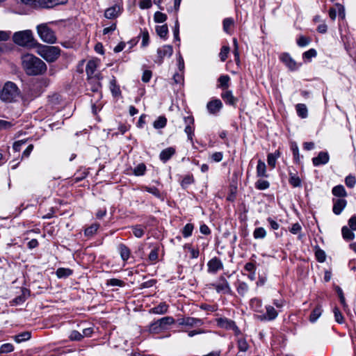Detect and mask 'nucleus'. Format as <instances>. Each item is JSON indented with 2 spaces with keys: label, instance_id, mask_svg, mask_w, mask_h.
Listing matches in <instances>:
<instances>
[{
  "label": "nucleus",
  "instance_id": "f257e3e1",
  "mask_svg": "<svg viewBox=\"0 0 356 356\" xmlns=\"http://www.w3.org/2000/svg\"><path fill=\"white\" fill-rule=\"evenodd\" d=\"M22 66L29 75H39L47 70L46 64L33 54H26L22 58Z\"/></svg>",
  "mask_w": 356,
  "mask_h": 356
},
{
  "label": "nucleus",
  "instance_id": "f03ea898",
  "mask_svg": "<svg viewBox=\"0 0 356 356\" xmlns=\"http://www.w3.org/2000/svg\"><path fill=\"white\" fill-rule=\"evenodd\" d=\"M19 96L20 90L15 83L12 81L5 83L0 93V98L2 101L6 102H15Z\"/></svg>",
  "mask_w": 356,
  "mask_h": 356
},
{
  "label": "nucleus",
  "instance_id": "7ed1b4c3",
  "mask_svg": "<svg viewBox=\"0 0 356 356\" xmlns=\"http://www.w3.org/2000/svg\"><path fill=\"white\" fill-rule=\"evenodd\" d=\"M37 53L49 63L54 62L60 56V49L58 47L39 44Z\"/></svg>",
  "mask_w": 356,
  "mask_h": 356
},
{
  "label": "nucleus",
  "instance_id": "20e7f679",
  "mask_svg": "<svg viewBox=\"0 0 356 356\" xmlns=\"http://www.w3.org/2000/svg\"><path fill=\"white\" fill-rule=\"evenodd\" d=\"M37 33L40 38L46 43L54 44L56 42L55 32L48 24H41L37 26Z\"/></svg>",
  "mask_w": 356,
  "mask_h": 356
},
{
  "label": "nucleus",
  "instance_id": "39448f33",
  "mask_svg": "<svg viewBox=\"0 0 356 356\" xmlns=\"http://www.w3.org/2000/svg\"><path fill=\"white\" fill-rule=\"evenodd\" d=\"M13 41L22 47H28L32 44L34 38L31 30L18 31L13 35Z\"/></svg>",
  "mask_w": 356,
  "mask_h": 356
},
{
  "label": "nucleus",
  "instance_id": "423d86ee",
  "mask_svg": "<svg viewBox=\"0 0 356 356\" xmlns=\"http://www.w3.org/2000/svg\"><path fill=\"white\" fill-rule=\"evenodd\" d=\"M99 64V60H90L86 67V74L88 75L89 81H93L96 83L97 86L95 88L92 89L93 91L97 90L100 86L99 83V74L97 72V68Z\"/></svg>",
  "mask_w": 356,
  "mask_h": 356
},
{
  "label": "nucleus",
  "instance_id": "0eeeda50",
  "mask_svg": "<svg viewBox=\"0 0 356 356\" xmlns=\"http://www.w3.org/2000/svg\"><path fill=\"white\" fill-rule=\"evenodd\" d=\"M216 322L218 326L221 328L232 330L234 332L236 335L241 334L240 330L236 326L235 322L232 320L228 319L227 318H219L216 319Z\"/></svg>",
  "mask_w": 356,
  "mask_h": 356
},
{
  "label": "nucleus",
  "instance_id": "6e6552de",
  "mask_svg": "<svg viewBox=\"0 0 356 356\" xmlns=\"http://www.w3.org/2000/svg\"><path fill=\"white\" fill-rule=\"evenodd\" d=\"M212 286L215 288L216 291L219 293L232 294V290L224 276H220L218 278L217 283L213 284Z\"/></svg>",
  "mask_w": 356,
  "mask_h": 356
},
{
  "label": "nucleus",
  "instance_id": "1a4fd4ad",
  "mask_svg": "<svg viewBox=\"0 0 356 356\" xmlns=\"http://www.w3.org/2000/svg\"><path fill=\"white\" fill-rule=\"evenodd\" d=\"M280 59L291 71L298 70L301 64L297 63L287 53H283L280 56Z\"/></svg>",
  "mask_w": 356,
  "mask_h": 356
},
{
  "label": "nucleus",
  "instance_id": "9d476101",
  "mask_svg": "<svg viewBox=\"0 0 356 356\" xmlns=\"http://www.w3.org/2000/svg\"><path fill=\"white\" fill-rule=\"evenodd\" d=\"M207 267L209 273L216 274L223 268V264L218 257H213L208 261Z\"/></svg>",
  "mask_w": 356,
  "mask_h": 356
},
{
  "label": "nucleus",
  "instance_id": "9b49d317",
  "mask_svg": "<svg viewBox=\"0 0 356 356\" xmlns=\"http://www.w3.org/2000/svg\"><path fill=\"white\" fill-rule=\"evenodd\" d=\"M184 122L186 126L184 129L185 133L187 134L188 139L191 143H193V137L194 136V119L191 116L184 118Z\"/></svg>",
  "mask_w": 356,
  "mask_h": 356
},
{
  "label": "nucleus",
  "instance_id": "f8f14e48",
  "mask_svg": "<svg viewBox=\"0 0 356 356\" xmlns=\"http://www.w3.org/2000/svg\"><path fill=\"white\" fill-rule=\"evenodd\" d=\"M178 322L179 325H185L191 327L195 326H201L202 325H203L202 320L193 317L182 318L179 319Z\"/></svg>",
  "mask_w": 356,
  "mask_h": 356
},
{
  "label": "nucleus",
  "instance_id": "ddd939ff",
  "mask_svg": "<svg viewBox=\"0 0 356 356\" xmlns=\"http://www.w3.org/2000/svg\"><path fill=\"white\" fill-rule=\"evenodd\" d=\"M173 49L170 45H164L157 49L158 59L159 63L163 62V59L165 57H170L172 54Z\"/></svg>",
  "mask_w": 356,
  "mask_h": 356
},
{
  "label": "nucleus",
  "instance_id": "4468645a",
  "mask_svg": "<svg viewBox=\"0 0 356 356\" xmlns=\"http://www.w3.org/2000/svg\"><path fill=\"white\" fill-rule=\"evenodd\" d=\"M266 309V313L265 314L258 315L257 318L261 321H273L275 319L278 315V313L275 309L270 305L267 306Z\"/></svg>",
  "mask_w": 356,
  "mask_h": 356
},
{
  "label": "nucleus",
  "instance_id": "2eb2a0df",
  "mask_svg": "<svg viewBox=\"0 0 356 356\" xmlns=\"http://www.w3.org/2000/svg\"><path fill=\"white\" fill-rule=\"evenodd\" d=\"M122 13V8L120 5L115 4L105 10L104 16L107 19H115Z\"/></svg>",
  "mask_w": 356,
  "mask_h": 356
},
{
  "label": "nucleus",
  "instance_id": "dca6fc26",
  "mask_svg": "<svg viewBox=\"0 0 356 356\" xmlns=\"http://www.w3.org/2000/svg\"><path fill=\"white\" fill-rule=\"evenodd\" d=\"M329 159L330 156L327 152H321L316 157L313 158L312 162L314 165L318 166L327 163Z\"/></svg>",
  "mask_w": 356,
  "mask_h": 356
},
{
  "label": "nucleus",
  "instance_id": "f3484780",
  "mask_svg": "<svg viewBox=\"0 0 356 356\" xmlns=\"http://www.w3.org/2000/svg\"><path fill=\"white\" fill-rule=\"evenodd\" d=\"M207 107L210 113L216 114L220 111L222 104L220 99H216L208 102Z\"/></svg>",
  "mask_w": 356,
  "mask_h": 356
},
{
  "label": "nucleus",
  "instance_id": "a211bd4d",
  "mask_svg": "<svg viewBox=\"0 0 356 356\" xmlns=\"http://www.w3.org/2000/svg\"><path fill=\"white\" fill-rule=\"evenodd\" d=\"M347 204V202L344 199L339 198L334 200L333 212L336 215H339L344 209Z\"/></svg>",
  "mask_w": 356,
  "mask_h": 356
},
{
  "label": "nucleus",
  "instance_id": "6ab92c4d",
  "mask_svg": "<svg viewBox=\"0 0 356 356\" xmlns=\"http://www.w3.org/2000/svg\"><path fill=\"white\" fill-rule=\"evenodd\" d=\"M221 97L225 102V103L234 105L236 102V99L234 97L232 91L226 90L221 94Z\"/></svg>",
  "mask_w": 356,
  "mask_h": 356
},
{
  "label": "nucleus",
  "instance_id": "aec40b11",
  "mask_svg": "<svg viewBox=\"0 0 356 356\" xmlns=\"http://www.w3.org/2000/svg\"><path fill=\"white\" fill-rule=\"evenodd\" d=\"M175 153V149L173 147H168L163 149L160 154V159L166 162L170 157Z\"/></svg>",
  "mask_w": 356,
  "mask_h": 356
},
{
  "label": "nucleus",
  "instance_id": "412c9836",
  "mask_svg": "<svg viewBox=\"0 0 356 356\" xmlns=\"http://www.w3.org/2000/svg\"><path fill=\"white\" fill-rule=\"evenodd\" d=\"M280 156V152L279 150H276L273 153H270L267 156V162L269 166L274 168L276 165V161Z\"/></svg>",
  "mask_w": 356,
  "mask_h": 356
},
{
  "label": "nucleus",
  "instance_id": "4be33fe9",
  "mask_svg": "<svg viewBox=\"0 0 356 356\" xmlns=\"http://www.w3.org/2000/svg\"><path fill=\"white\" fill-rule=\"evenodd\" d=\"M354 230H352L348 226H343L341 229L342 236L346 241H352L355 238Z\"/></svg>",
  "mask_w": 356,
  "mask_h": 356
},
{
  "label": "nucleus",
  "instance_id": "5701e85b",
  "mask_svg": "<svg viewBox=\"0 0 356 356\" xmlns=\"http://www.w3.org/2000/svg\"><path fill=\"white\" fill-rule=\"evenodd\" d=\"M168 306L165 302H161L159 305L151 309V312L156 314H163L167 312Z\"/></svg>",
  "mask_w": 356,
  "mask_h": 356
},
{
  "label": "nucleus",
  "instance_id": "b1692460",
  "mask_svg": "<svg viewBox=\"0 0 356 356\" xmlns=\"http://www.w3.org/2000/svg\"><path fill=\"white\" fill-rule=\"evenodd\" d=\"M163 330L167 329L168 325L175 323V319L171 316H165L158 320Z\"/></svg>",
  "mask_w": 356,
  "mask_h": 356
},
{
  "label": "nucleus",
  "instance_id": "393cba45",
  "mask_svg": "<svg viewBox=\"0 0 356 356\" xmlns=\"http://www.w3.org/2000/svg\"><path fill=\"white\" fill-rule=\"evenodd\" d=\"M118 251L120 254V257L123 261H127L130 256L129 249L124 244H120L118 246Z\"/></svg>",
  "mask_w": 356,
  "mask_h": 356
},
{
  "label": "nucleus",
  "instance_id": "a878e982",
  "mask_svg": "<svg viewBox=\"0 0 356 356\" xmlns=\"http://www.w3.org/2000/svg\"><path fill=\"white\" fill-rule=\"evenodd\" d=\"M298 115L301 118H306L307 117V108L304 104H298L296 106Z\"/></svg>",
  "mask_w": 356,
  "mask_h": 356
},
{
  "label": "nucleus",
  "instance_id": "bb28decb",
  "mask_svg": "<svg viewBox=\"0 0 356 356\" xmlns=\"http://www.w3.org/2000/svg\"><path fill=\"white\" fill-rule=\"evenodd\" d=\"M257 175L258 177H267L266 166L264 161L259 160L257 165Z\"/></svg>",
  "mask_w": 356,
  "mask_h": 356
},
{
  "label": "nucleus",
  "instance_id": "cd10ccee",
  "mask_svg": "<svg viewBox=\"0 0 356 356\" xmlns=\"http://www.w3.org/2000/svg\"><path fill=\"white\" fill-rule=\"evenodd\" d=\"M289 184L293 187H300L302 185V181L300 178L296 174L290 173L289 174Z\"/></svg>",
  "mask_w": 356,
  "mask_h": 356
},
{
  "label": "nucleus",
  "instance_id": "c85d7f7f",
  "mask_svg": "<svg viewBox=\"0 0 356 356\" xmlns=\"http://www.w3.org/2000/svg\"><path fill=\"white\" fill-rule=\"evenodd\" d=\"M322 314V309L321 306L318 305L316 307H315L313 311L312 312L310 316H309V321L312 323H314L317 321V319L321 316Z\"/></svg>",
  "mask_w": 356,
  "mask_h": 356
},
{
  "label": "nucleus",
  "instance_id": "c756f323",
  "mask_svg": "<svg viewBox=\"0 0 356 356\" xmlns=\"http://www.w3.org/2000/svg\"><path fill=\"white\" fill-rule=\"evenodd\" d=\"M332 194L337 197H346L347 195V193L345 190V188L342 185H338L334 186L332 188Z\"/></svg>",
  "mask_w": 356,
  "mask_h": 356
},
{
  "label": "nucleus",
  "instance_id": "7c9ffc66",
  "mask_svg": "<svg viewBox=\"0 0 356 356\" xmlns=\"http://www.w3.org/2000/svg\"><path fill=\"white\" fill-rule=\"evenodd\" d=\"M248 285L244 282H238L236 285V291L241 296H245L248 291Z\"/></svg>",
  "mask_w": 356,
  "mask_h": 356
},
{
  "label": "nucleus",
  "instance_id": "2f4dec72",
  "mask_svg": "<svg viewBox=\"0 0 356 356\" xmlns=\"http://www.w3.org/2000/svg\"><path fill=\"white\" fill-rule=\"evenodd\" d=\"M230 80V77L228 75H221L218 78V83L219 86L218 87L227 90L229 87V82Z\"/></svg>",
  "mask_w": 356,
  "mask_h": 356
},
{
  "label": "nucleus",
  "instance_id": "473e14b6",
  "mask_svg": "<svg viewBox=\"0 0 356 356\" xmlns=\"http://www.w3.org/2000/svg\"><path fill=\"white\" fill-rule=\"evenodd\" d=\"M72 270L70 268H59L57 269L56 274L58 278H65L72 275Z\"/></svg>",
  "mask_w": 356,
  "mask_h": 356
},
{
  "label": "nucleus",
  "instance_id": "72a5a7b5",
  "mask_svg": "<svg viewBox=\"0 0 356 356\" xmlns=\"http://www.w3.org/2000/svg\"><path fill=\"white\" fill-rule=\"evenodd\" d=\"M156 33L163 39H165L168 33V28L166 24L157 26L156 27Z\"/></svg>",
  "mask_w": 356,
  "mask_h": 356
},
{
  "label": "nucleus",
  "instance_id": "f704fd0d",
  "mask_svg": "<svg viewBox=\"0 0 356 356\" xmlns=\"http://www.w3.org/2000/svg\"><path fill=\"white\" fill-rule=\"evenodd\" d=\"M266 236V231L264 227H257L253 232V237L255 239H262Z\"/></svg>",
  "mask_w": 356,
  "mask_h": 356
},
{
  "label": "nucleus",
  "instance_id": "c9c22d12",
  "mask_svg": "<svg viewBox=\"0 0 356 356\" xmlns=\"http://www.w3.org/2000/svg\"><path fill=\"white\" fill-rule=\"evenodd\" d=\"M317 56V52L314 49H310L302 54V58L305 62H309L312 58Z\"/></svg>",
  "mask_w": 356,
  "mask_h": 356
},
{
  "label": "nucleus",
  "instance_id": "e433bc0d",
  "mask_svg": "<svg viewBox=\"0 0 356 356\" xmlns=\"http://www.w3.org/2000/svg\"><path fill=\"white\" fill-rule=\"evenodd\" d=\"M148 330L150 333L159 334L163 330V329L161 328L158 321H156L152 323L149 325Z\"/></svg>",
  "mask_w": 356,
  "mask_h": 356
},
{
  "label": "nucleus",
  "instance_id": "4c0bfd02",
  "mask_svg": "<svg viewBox=\"0 0 356 356\" xmlns=\"http://www.w3.org/2000/svg\"><path fill=\"white\" fill-rule=\"evenodd\" d=\"M194 225L192 223H187L182 229V235L184 238H188L192 235Z\"/></svg>",
  "mask_w": 356,
  "mask_h": 356
},
{
  "label": "nucleus",
  "instance_id": "58836bf2",
  "mask_svg": "<svg viewBox=\"0 0 356 356\" xmlns=\"http://www.w3.org/2000/svg\"><path fill=\"white\" fill-rule=\"evenodd\" d=\"M145 171L146 166L144 163H141L134 168L133 173L136 176H142L145 174Z\"/></svg>",
  "mask_w": 356,
  "mask_h": 356
},
{
  "label": "nucleus",
  "instance_id": "ea45409f",
  "mask_svg": "<svg viewBox=\"0 0 356 356\" xmlns=\"http://www.w3.org/2000/svg\"><path fill=\"white\" fill-rule=\"evenodd\" d=\"M250 306L255 312H261L262 302L259 299L254 298L250 300Z\"/></svg>",
  "mask_w": 356,
  "mask_h": 356
},
{
  "label": "nucleus",
  "instance_id": "a19ab883",
  "mask_svg": "<svg viewBox=\"0 0 356 356\" xmlns=\"http://www.w3.org/2000/svg\"><path fill=\"white\" fill-rule=\"evenodd\" d=\"M31 338V334L29 332L21 333L18 335L15 336V341L17 343H21L26 341Z\"/></svg>",
  "mask_w": 356,
  "mask_h": 356
},
{
  "label": "nucleus",
  "instance_id": "79ce46f5",
  "mask_svg": "<svg viewBox=\"0 0 356 356\" xmlns=\"http://www.w3.org/2000/svg\"><path fill=\"white\" fill-rule=\"evenodd\" d=\"M167 120L165 117L161 116L154 122V127L155 129H161L166 125Z\"/></svg>",
  "mask_w": 356,
  "mask_h": 356
},
{
  "label": "nucleus",
  "instance_id": "37998d69",
  "mask_svg": "<svg viewBox=\"0 0 356 356\" xmlns=\"http://www.w3.org/2000/svg\"><path fill=\"white\" fill-rule=\"evenodd\" d=\"M237 345H238V349L242 352H245L249 348V345L248 344L247 341L243 338H241V339H238Z\"/></svg>",
  "mask_w": 356,
  "mask_h": 356
},
{
  "label": "nucleus",
  "instance_id": "c03bdc74",
  "mask_svg": "<svg viewBox=\"0 0 356 356\" xmlns=\"http://www.w3.org/2000/svg\"><path fill=\"white\" fill-rule=\"evenodd\" d=\"M234 24V19L231 17L225 18L223 20V29L224 31L229 33V29Z\"/></svg>",
  "mask_w": 356,
  "mask_h": 356
},
{
  "label": "nucleus",
  "instance_id": "a18cd8bd",
  "mask_svg": "<svg viewBox=\"0 0 356 356\" xmlns=\"http://www.w3.org/2000/svg\"><path fill=\"white\" fill-rule=\"evenodd\" d=\"M154 22L156 23H163L167 19V15L161 12H156L154 16Z\"/></svg>",
  "mask_w": 356,
  "mask_h": 356
},
{
  "label": "nucleus",
  "instance_id": "49530a36",
  "mask_svg": "<svg viewBox=\"0 0 356 356\" xmlns=\"http://www.w3.org/2000/svg\"><path fill=\"white\" fill-rule=\"evenodd\" d=\"M98 229H99V225L93 224L85 229V235L87 236H92L93 234H95L97 232Z\"/></svg>",
  "mask_w": 356,
  "mask_h": 356
},
{
  "label": "nucleus",
  "instance_id": "de8ad7c7",
  "mask_svg": "<svg viewBox=\"0 0 356 356\" xmlns=\"http://www.w3.org/2000/svg\"><path fill=\"white\" fill-rule=\"evenodd\" d=\"M14 350V346L12 343H3L0 346V353H8Z\"/></svg>",
  "mask_w": 356,
  "mask_h": 356
},
{
  "label": "nucleus",
  "instance_id": "09e8293b",
  "mask_svg": "<svg viewBox=\"0 0 356 356\" xmlns=\"http://www.w3.org/2000/svg\"><path fill=\"white\" fill-rule=\"evenodd\" d=\"M47 4L45 7L51 8L58 5L65 4L67 2V0H47Z\"/></svg>",
  "mask_w": 356,
  "mask_h": 356
},
{
  "label": "nucleus",
  "instance_id": "8fccbe9b",
  "mask_svg": "<svg viewBox=\"0 0 356 356\" xmlns=\"http://www.w3.org/2000/svg\"><path fill=\"white\" fill-rule=\"evenodd\" d=\"M68 337H69L70 340L72 341H79L82 340L81 333H80L79 332H78L76 330L71 331Z\"/></svg>",
  "mask_w": 356,
  "mask_h": 356
},
{
  "label": "nucleus",
  "instance_id": "3c124183",
  "mask_svg": "<svg viewBox=\"0 0 356 356\" xmlns=\"http://www.w3.org/2000/svg\"><path fill=\"white\" fill-rule=\"evenodd\" d=\"M144 227L141 225H136L133 227V233L137 238H141L144 234Z\"/></svg>",
  "mask_w": 356,
  "mask_h": 356
},
{
  "label": "nucleus",
  "instance_id": "603ef678",
  "mask_svg": "<svg viewBox=\"0 0 356 356\" xmlns=\"http://www.w3.org/2000/svg\"><path fill=\"white\" fill-rule=\"evenodd\" d=\"M333 312L334 314L335 321L340 324H342L344 322V318L342 314L340 312L339 308L334 307L333 309Z\"/></svg>",
  "mask_w": 356,
  "mask_h": 356
},
{
  "label": "nucleus",
  "instance_id": "864d4df0",
  "mask_svg": "<svg viewBox=\"0 0 356 356\" xmlns=\"http://www.w3.org/2000/svg\"><path fill=\"white\" fill-rule=\"evenodd\" d=\"M310 38L303 35L299 37V38L297 40L298 45L301 47L307 46L310 43Z\"/></svg>",
  "mask_w": 356,
  "mask_h": 356
},
{
  "label": "nucleus",
  "instance_id": "5fc2aeb1",
  "mask_svg": "<svg viewBox=\"0 0 356 356\" xmlns=\"http://www.w3.org/2000/svg\"><path fill=\"white\" fill-rule=\"evenodd\" d=\"M60 95L58 94H54L53 95L49 97L48 102L51 106V107H54L60 102Z\"/></svg>",
  "mask_w": 356,
  "mask_h": 356
},
{
  "label": "nucleus",
  "instance_id": "6e6d98bb",
  "mask_svg": "<svg viewBox=\"0 0 356 356\" xmlns=\"http://www.w3.org/2000/svg\"><path fill=\"white\" fill-rule=\"evenodd\" d=\"M337 292L339 296L340 302L342 305L343 309L346 310L348 308V305L346 304V299H345V297L343 296L341 289L339 287H337Z\"/></svg>",
  "mask_w": 356,
  "mask_h": 356
},
{
  "label": "nucleus",
  "instance_id": "4d7b16f0",
  "mask_svg": "<svg viewBox=\"0 0 356 356\" xmlns=\"http://www.w3.org/2000/svg\"><path fill=\"white\" fill-rule=\"evenodd\" d=\"M229 52V47L227 46H223L221 48L220 52L219 54V56L220 58L221 61H225L228 56Z\"/></svg>",
  "mask_w": 356,
  "mask_h": 356
},
{
  "label": "nucleus",
  "instance_id": "13d9d810",
  "mask_svg": "<svg viewBox=\"0 0 356 356\" xmlns=\"http://www.w3.org/2000/svg\"><path fill=\"white\" fill-rule=\"evenodd\" d=\"M345 183L349 188H353L356 183V179L354 176L348 175L345 179Z\"/></svg>",
  "mask_w": 356,
  "mask_h": 356
},
{
  "label": "nucleus",
  "instance_id": "bf43d9fd",
  "mask_svg": "<svg viewBox=\"0 0 356 356\" xmlns=\"http://www.w3.org/2000/svg\"><path fill=\"white\" fill-rule=\"evenodd\" d=\"M107 284L113 286H123L124 283L120 280L113 278L108 280Z\"/></svg>",
  "mask_w": 356,
  "mask_h": 356
},
{
  "label": "nucleus",
  "instance_id": "052dcab7",
  "mask_svg": "<svg viewBox=\"0 0 356 356\" xmlns=\"http://www.w3.org/2000/svg\"><path fill=\"white\" fill-rule=\"evenodd\" d=\"M269 187L268 181L266 180H259L256 183V188L259 190H265Z\"/></svg>",
  "mask_w": 356,
  "mask_h": 356
},
{
  "label": "nucleus",
  "instance_id": "680f3d73",
  "mask_svg": "<svg viewBox=\"0 0 356 356\" xmlns=\"http://www.w3.org/2000/svg\"><path fill=\"white\" fill-rule=\"evenodd\" d=\"M289 230L293 234H298L301 232L302 227L298 222H296L291 225Z\"/></svg>",
  "mask_w": 356,
  "mask_h": 356
},
{
  "label": "nucleus",
  "instance_id": "e2e57ef3",
  "mask_svg": "<svg viewBox=\"0 0 356 356\" xmlns=\"http://www.w3.org/2000/svg\"><path fill=\"white\" fill-rule=\"evenodd\" d=\"M316 258L319 262H323L325 260L326 255L323 250H318L316 251L315 253Z\"/></svg>",
  "mask_w": 356,
  "mask_h": 356
},
{
  "label": "nucleus",
  "instance_id": "0e129e2a",
  "mask_svg": "<svg viewBox=\"0 0 356 356\" xmlns=\"http://www.w3.org/2000/svg\"><path fill=\"white\" fill-rule=\"evenodd\" d=\"M194 181V179L192 175H186L184 177L181 181L182 186H187L188 185L192 184Z\"/></svg>",
  "mask_w": 356,
  "mask_h": 356
},
{
  "label": "nucleus",
  "instance_id": "69168bd1",
  "mask_svg": "<svg viewBox=\"0 0 356 356\" xmlns=\"http://www.w3.org/2000/svg\"><path fill=\"white\" fill-rule=\"evenodd\" d=\"M211 159L215 162H220L222 160L223 154L221 152H216L211 154Z\"/></svg>",
  "mask_w": 356,
  "mask_h": 356
},
{
  "label": "nucleus",
  "instance_id": "338daca9",
  "mask_svg": "<svg viewBox=\"0 0 356 356\" xmlns=\"http://www.w3.org/2000/svg\"><path fill=\"white\" fill-rule=\"evenodd\" d=\"M26 143V140H20L16 141L14 143L13 148L15 152H19L21 150L22 146L23 145H24Z\"/></svg>",
  "mask_w": 356,
  "mask_h": 356
},
{
  "label": "nucleus",
  "instance_id": "774afa93",
  "mask_svg": "<svg viewBox=\"0 0 356 356\" xmlns=\"http://www.w3.org/2000/svg\"><path fill=\"white\" fill-rule=\"evenodd\" d=\"M348 227L352 230H356V216H353L348 222Z\"/></svg>",
  "mask_w": 356,
  "mask_h": 356
}]
</instances>
